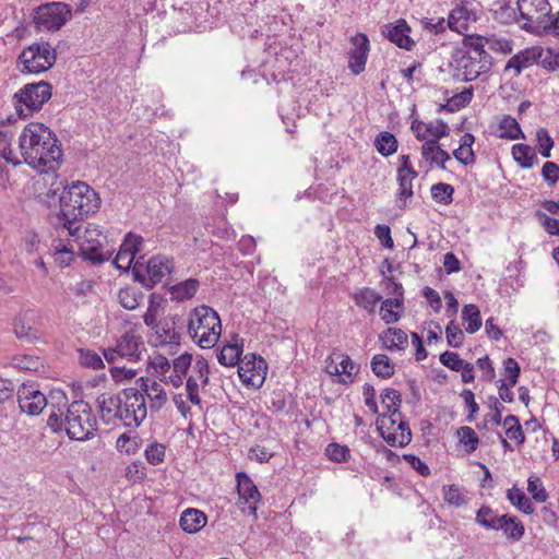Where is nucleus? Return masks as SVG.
I'll return each instance as SVG.
<instances>
[{
	"mask_svg": "<svg viewBox=\"0 0 559 559\" xmlns=\"http://www.w3.org/2000/svg\"><path fill=\"white\" fill-rule=\"evenodd\" d=\"M459 68L463 70V81L471 82L476 80L483 72L478 69L476 57L472 53H464L457 60Z\"/></svg>",
	"mask_w": 559,
	"mask_h": 559,
	"instance_id": "nucleus-33",
	"label": "nucleus"
},
{
	"mask_svg": "<svg viewBox=\"0 0 559 559\" xmlns=\"http://www.w3.org/2000/svg\"><path fill=\"white\" fill-rule=\"evenodd\" d=\"M512 155L522 168H532L538 160L535 150L527 144H514Z\"/></svg>",
	"mask_w": 559,
	"mask_h": 559,
	"instance_id": "nucleus-28",
	"label": "nucleus"
},
{
	"mask_svg": "<svg viewBox=\"0 0 559 559\" xmlns=\"http://www.w3.org/2000/svg\"><path fill=\"white\" fill-rule=\"evenodd\" d=\"M416 177H411V174H397V180H399V185H400V193H399V199H397V202H399V207L400 209H403L404 205H405V201L403 200L404 198H411L413 195V186H412V181L413 179H415Z\"/></svg>",
	"mask_w": 559,
	"mask_h": 559,
	"instance_id": "nucleus-50",
	"label": "nucleus"
},
{
	"mask_svg": "<svg viewBox=\"0 0 559 559\" xmlns=\"http://www.w3.org/2000/svg\"><path fill=\"white\" fill-rule=\"evenodd\" d=\"M79 362L81 366L94 370L104 368V361L100 355L96 352H80Z\"/></svg>",
	"mask_w": 559,
	"mask_h": 559,
	"instance_id": "nucleus-57",
	"label": "nucleus"
},
{
	"mask_svg": "<svg viewBox=\"0 0 559 559\" xmlns=\"http://www.w3.org/2000/svg\"><path fill=\"white\" fill-rule=\"evenodd\" d=\"M380 341L386 349H404L407 334L401 329L389 328L380 335Z\"/></svg>",
	"mask_w": 559,
	"mask_h": 559,
	"instance_id": "nucleus-29",
	"label": "nucleus"
},
{
	"mask_svg": "<svg viewBox=\"0 0 559 559\" xmlns=\"http://www.w3.org/2000/svg\"><path fill=\"white\" fill-rule=\"evenodd\" d=\"M397 432L389 431L386 436H384V441L391 447H405L412 440V431L408 424L402 420L397 421L396 426Z\"/></svg>",
	"mask_w": 559,
	"mask_h": 559,
	"instance_id": "nucleus-26",
	"label": "nucleus"
},
{
	"mask_svg": "<svg viewBox=\"0 0 559 559\" xmlns=\"http://www.w3.org/2000/svg\"><path fill=\"white\" fill-rule=\"evenodd\" d=\"M380 397L382 405L386 408L388 415L402 417L400 412L402 395L397 390L386 388L382 391Z\"/></svg>",
	"mask_w": 559,
	"mask_h": 559,
	"instance_id": "nucleus-30",
	"label": "nucleus"
},
{
	"mask_svg": "<svg viewBox=\"0 0 559 559\" xmlns=\"http://www.w3.org/2000/svg\"><path fill=\"white\" fill-rule=\"evenodd\" d=\"M536 141L540 155L545 158H549L551 156V150L555 145V142L546 128L537 129Z\"/></svg>",
	"mask_w": 559,
	"mask_h": 559,
	"instance_id": "nucleus-49",
	"label": "nucleus"
},
{
	"mask_svg": "<svg viewBox=\"0 0 559 559\" xmlns=\"http://www.w3.org/2000/svg\"><path fill=\"white\" fill-rule=\"evenodd\" d=\"M47 406L57 408L52 411L48 416V426L53 431L62 429V417L64 415L62 407L67 406L68 397L61 390H52L48 396H46Z\"/></svg>",
	"mask_w": 559,
	"mask_h": 559,
	"instance_id": "nucleus-21",
	"label": "nucleus"
},
{
	"mask_svg": "<svg viewBox=\"0 0 559 559\" xmlns=\"http://www.w3.org/2000/svg\"><path fill=\"white\" fill-rule=\"evenodd\" d=\"M199 288V281L197 278H189L181 283L174 285L170 289L173 299L182 301L192 298Z\"/></svg>",
	"mask_w": 559,
	"mask_h": 559,
	"instance_id": "nucleus-31",
	"label": "nucleus"
},
{
	"mask_svg": "<svg viewBox=\"0 0 559 559\" xmlns=\"http://www.w3.org/2000/svg\"><path fill=\"white\" fill-rule=\"evenodd\" d=\"M542 176L549 186L556 185L559 180V166L554 162H546L542 168Z\"/></svg>",
	"mask_w": 559,
	"mask_h": 559,
	"instance_id": "nucleus-64",
	"label": "nucleus"
},
{
	"mask_svg": "<svg viewBox=\"0 0 559 559\" xmlns=\"http://www.w3.org/2000/svg\"><path fill=\"white\" fill-rule=\"evenodd\" d=\"M371 369L377 377L391 378L394 374V364L384 354H377L371 359Z\"/></svg>",
	"mask_w": 559,
	"mask_h": 559,
	"instance_id": "nucleus-34",
	"label": "nucleus"
},
{
	"mask_svg": "<svg viewBox=\"0 0 559 559\" xmlns=\"http://www.w3.org/2000/svg\"><path fill=\"white\" fill-rule=\"evenodd\" d=\"M527 491L532 495L533 499L537 502H545L548 499V493L545 490L543 483L537 476H530L527 479Z\"/></svg>",
	"mask_w": 559,
	"mask_h": 559,
	"instance_id": "nucleus-54",
	"label": "nucleus"
},
{
	"mask_svg": "<svg viewBox=\"0 0 559 559\" xmlns=\"http://www.w3.org/2000/svg\"><path fill=\"white\" fill-rule=\"evenodd\" d=\"M499 129L501 130L499 138L518 140L525 139L524 133L515 118L511 116H503L499 122Z\"/></svg>",
	"mask_w": 559,
	"mask_h": 559,
	"instance_id": "nucleus-32",
	"label": "nucleus"
},
{
	"mask_svg": "<svg viewBox=\"0 0 559 559\" xmlns=\"http://www.w3.org/2000/svg\"><path fill=\"white\" fill-rule=\"evenodd\" d=\"M507 498L518 510L523 513L530 515L533 514L535 509L531 502V500L526 497V495L516 487H512L507 491Z\"/></svg>",
	"mask_w": 559,
	"mask_h": 559,
	"instance_id": "nucleus-35",
	"label": "nucleus"
},
{
	"mask_svg": "<svg viewBox=\"0 0 559 559\" xmlns=\"http://www.w3.org/2000/svg\"><path fill=\"white\" fill-rule=\"evenodd\" d=\"M267 364L255 352L243 353L239 362L238 376L242 383L259 389L265 381Z\"/></svg>",
	"mask_w": 559,
	"mask_h": 559,
	"instance_id": "nucleus-12",
	"label": "nucleus"
},
{
	"mask_svg": "<svg viewBox=\"0 0 559 559\" xmlns=\"http://www.w3.org/2000/svg\"><path fill=\"white\" fill-rule=\"evenodd\" d=\"M486 44L490 50L501 52L503 55L511 53L513 49V43L511 39L498 38L496 36L488 37Z\"/></svg>",
	"mask_w": 559,
	"mask_h": 559,
	"instance_id": "nucleus-59",
	"label": "nucleus"
},
{
	"mask_svg": "<svg viewBox=\"0 0 559 559\" xmlns=\"http://www.w3.org/2000/svg\"><path fill=\"white\" fill-rule=\"evenodd\" d=\"M431 197L436 202L449 205L453 201L454 188L444 182L436 183L431 187Z\"/></svg>",
	"mask_w": 559,
	"mask_h": 559,
	"instance_id": "nucleus-42",
	"label": "nucleus"
},
{
	"mask_svg": "<svg viewBox=\"0 0 559 559\" xmlns=\"http://www.w3.org/2000/svg\"><path fill=\"white\" fill-rule=\"evenodd\" d=\"M440 361L455 371H460L466 364V361L461 359L455 352H442L440 355Z\"/></svg>",
	"mask_w": 559,
	"mask_h": 559,
	"instance_id": "nucleus-62",
	"label": "nucleus"
},
{
	"mask_svg": "<svg viewBox=\"0 0 559 559\" xmlns=\"http://www.w3.org/2000/svg\"><path fill=\"white\" fill-rule=\"evenodd\" d=\"M462 319L467 323L466 332L475 333L481 326L480 312L475 305H465L462 310Z\"/></svg>",
	"mask_w": 559,
	"mask_h": 559,
	"instance_id": "nucleus-40",
	"label": "nucleus"
},
{
	"mask_svg": "<svg viewBox=\"0 0 559 559\" xmlns=\"http://www.w3.org/2000/svg\"><path fill=\"white\" fill-rule=\"evenodd\" d=\"M73 257V246L71 243L63 245L62 240H60V243L56 246L55 260L61 266H68L72 262Z\"/></svg>",
	"mask_w": 559,
	"mask_h": 559,
	"instance_id": "nucleus-56",
	"label": "nucleus"
},
{
	"mask_svg": "<svg viewBox=\"0 0 559 559\" xmlns=\"http://www.w3.org/2000/svg\"><path fill=\"white\" fill-rule=\"evenodd\" d=\"M72 237L74 238L73 241L78 243L79 252L84 260L98 264L110 258L111 250L105 249L106 237L98 229V226L88 225L83 234L80 229Z\"/></svg>",
	"mask_w": 559,
	"mask_h": 559,
	"instance_id": "nucleus-8",
	"label": "nucleus"
},
{
	"mask_svg": "<svg viewBox=\"0 0 559 559\" xmlns=\"http://www.w3.org/2000/svg\"><path fill=\"white\" fill-rule=\"evenodd\" d=\"M141 442L142 440L136 433L133 436L130 433H122L116 441V449L120 453L132 455L140 449Z\"/></svg>",
	"mask_w": 559,
	"mask_h": 559,
	"instance_id": "nucleus-39",
	"label": "nucleus"
},
{
	"mask_svg": "<svg viewBox=\"0 0 559 559\" xmlns=\"http://www.w3.org/2000/svg\"><path fill=\"white\" fill-rule=\"evenodd\" d=\"M457 436L460 438V442L466 447L467 452H474L479 443L478 437L475 431L468 427L463 426L457 429Z\"/></svg>",
	"mask_w": 559,
	"mask_h": 559,
	"instance_id": "nucleus-51",
	"label": "nucleus"
},
{
	"mask_svg": "<svg viewBox=\"0 0 559 559\" xmlns=\"http://www.w3.org/2000/svg\"><path fill=\"white\" fill-rule=\"evenodd\" d=\"M359 370L349 356L344 352H332L325 359V371L333 377V382L341 384H350Z\"/></svg>",
	"mask_w": 559,
	"mask_h": 559,
	"instance_id": "nucleus-14",
	"label": "nucleus"
},
{
	"mask_svg": "<svg viewBox=\"0 0 559 559\" xmlns=\"http://www.w3.org/2000/svg\"><path fill=\"white\" fill-rule=\"evenodd\" d=\"M11 139L12 134L9 131H0V156L5 162L16 166L21 164V160L16 158L11 150Z\"/></svg>",
	"mask_w": 559,
	"mask_h": 559,
	"instance_id": "nucleus-48",
	"label": "nucleus"
},
{
	"mask_svg": "<svg viewBox=\"0 0 559 559\" xmlns=\"http://www.w3.org/2000/svg\"><path fill=\"white\" fill-rule=\"evenodd\" d=\"M516 5L521 17L526 21L522 26L526 32L540 35L557 28L559 12L551 14L548 0H518Z\"/></svg>",
	"mask_w": 559,
	"mask_h": 559,
	"instance_id": "nucleus-3",
	"label": "nucleus"
},
{
	"mask_svg": "<svg viewBox=\"0 0 559 559\" xmlns=\"http://www.w3.org/2000/svg\"><path fill=\"white\" fill-rule=\"evenodd\" d=\"M504 377L509 385H515L520 376V366L513 358H508L503 362Z\"/></svg>",
	"mask_w": 559,
	"mask_h": 559,
	"instance_id": "nucleus-63",
	"label": "nucleus"
},
{
	"mask_svg": "<svg viewBox=\"0 0 559 559\" xmlns=\"http://www.w3.org/2000/svg\"><path fill=\"white\" fill-rule=\"evenodd\" d=\"M447 341L449 346L459 347L462 345L464 333L457 324L451 321L445 329Z\"/></svg>",
	"mask_w": 559,
	"mask_h": 559,
	"instance_id": "nucleus-61",
	"label": "nucleus"
},
{
	"mask_svg": "<svg viewBox=\"0 0 559 559\" xmlns=\"http://www.w3.org/2000/svg\"><path fill=\"white\" fill-rule=\"evenodd\" d=\"M191 368V374L189 378H194L197 382L205 386L209 383L210 374L207 360L202 356H198Z\"/></svg>",
	"mask_w": 559,
	"mask_h": 559,
	"instance_id": "nucleus-44",
	"label": "nucleus"
},
{
	"mask_svg": "<svg viewBox=\"0 0 559 559\" xmlns=\"http://www.w3.org/2000/svg\"><path fill=\"white\" fill-rule=\"evenodd\" d=\"M542 57V47L533 46L525 48L520 52L512 56L504 67V71L514 69L516 75H519L523 69L532 66L533 63L538 64V59Z\"/></svg>",
	"mask_w": 559,
	"mask_h": 559,
	"instance_id": "nucleus-23",
	"label": "nucleus"
},
{
	"mask_svg": "<svg viewBox=\"0 0 559 559\" xmlns=\"http://www.w3.org/2000/svg\"><path fill=\"white\" fill-rule=\"evenodd\" d=\"M381 299V295L368 287L361 288L354 295L356 305L369 311H372Z\"/></svg>",
	"mask_w": 559,
	"mask_h": 559,
	"instance_id": "nucleus-38",
	"label": "nucleus"
},
{
	"mask_svg": "<svg viewBox=\"0 0 559 559\" xmlns=\"http://www.w3.org/2000/svg\"><path fill=\"white\" fill-rule=\"evenodd\" d=\"M71 440L85 441L96 431V419L88 403L74 401L67 407L62 427Z\"/></svg>",
	"mask_w": 559,
	"mask_h": 559,
	"instance_id": "nucleus-5",
	"label": "nucleus"
},
{
	"mask_svg": "<svg viewBox=\"0 0 559 559\" xmlns=\"http://www.w3.org/2000/svg\"><path fill=\"white\" fill-rule=\"evenodd\" d=\"M189 334L201 349H212L221 335V320L216 311L207 306L194 310L189 322Z\"/></svg>",
	"mask_w": 559,
	"mask_h": 559,
	"instance_id": "nucleus-4",
	"label": "nucleus"
},
{
	"mask_svg": "<svg viewBox=\"0 0 559 559\" xmlns=\"http://www.w3.org/2000/svg\"><path fill=\"white\" fill-rule=\"evenodd\" d=\"M374 146L382 156L388 157L396 152L397 140L391 132L382 131L377 135Z\"/></svg>",
	"mask_w": 559,
	"mask_h": 559,
	"instance_id": "nucleus-37",
	"label": "nucleus"
},
{
	"mask_svg": "<svg viewBox=\"0 0 559 559\" xmlns=\"http://www.w3.org/2000/svg\"><path fill=\"white\" fill-rule=\"evenodd\" d=\"M352 48L348 51V68L353 74H360L365 68L370 50L368 36L357 33L350 38Z\"/></svg>",
	"mask_w": 559,
	"mask_h": 559,
	"instance_id": "nucleus-16",
	"label": "nucleus"
},
{
	"mask_svg": "<svg viewBox=\"0 0 559 559\" xmlns=\"http://www.w3.org/2000/svg\"><path fill=\"white\" fill-rule=\"evenodd\" d=\"M36 319V313L33 310H27L17 316L14 320V332L19 338H26L27 341L37 338V329L33 325Z\"/></svg>",
	"mask_w": 559,
	"mask_h": 559,
	"instance_id": "nucleus-24",
	"label": "nucleus"
},
{
	"mask_svg": "<svg viewBox=\"0 0 559 559\" xmlns=\"http://www.w3.org/2000/svg\"><path fill=\"white\" fill-rule=\"evenodd\" d=\"M399 420V416H392L388 414H381L378 416L376 421L377 429L383 439L384 436H386V432L389 431L397 432L396 426Z\"/></svg>",
	"mask_w": 559,
	"mask_h": 559,
	"instance_id": "nucleus-53",
	"label": "nucleus"
},
{
	"mask_svg": "<svg viewBox=\"0 0 559 559\" xmlns=\"http://www.w3.org/2000/svg\"><path fill=\"white\" fill-rule=\"evenodd\" d=\"M120 421L124 427L138 428L147 416L145 395L136 388L120 391Z\"/></svg>",
	"mask_w": 559,
	"mask_h": 559,
	"instance_id": "nucleus-9",
	"label": "nucleus"
},
{
	"mask_svg": "<svg viewBox=\"0 0 559 559\" xmlns=\"http://www.w3.org/2000/svg\"><path fill=\"white\" fill-rule=\"evenodd\" d=\"M24 162L40 173L56 171L62 150L56 134L45 124L29 122L19 138Z\"/></svg>",
	"mask_w": 559,
	"mask_h": 559,
	"instance_id": "nucleus-1",
	"label": "nucleus"
},
{
	"mask_svg": "<svg viewBox=\"0 0 559 559\" xmlns=\"http://www.w3.org/2000/svg\"><path fill=\"white\" fill-rule=\"evenodd\" d=\"M476 523L486 530L499 531V525L502 520L497 515L493 510L488 506H481L476 513Z\"/></svg>",
	"mask_w": 559,
	"mask_h": 559,
	"instance_id": "nucleus-36",
	"label": "nucleus"
},
{
	"mask_svg": "<svg viewBox=\"0 0 559 559\" xmlns=\"http://www.w3.org/2000/svg\"><path fill=\"white\" fill-rule=\"evenodd\" d=\"M51 95L52 86L46 81L24 85L13 96L17 116L27 118L34 111H38L51 98Z\"/></svg>",
	"mask_w": 559,
	"mask_h": 559,
	"instance_id": "nucleus-7",
	"label": "nucleus"
},
{
	"mask_svg": "<svg viewBox=\"0 0 559 559\" xmlns=\"http://www.w3.org/2000/svg\"><path fill=\"white\" fill-rule=\"evenodd\" d=\"M21 411L31 416L39 415L47 406L46 395L35 383H23L16 391Z\"/></svg>",
	"mask_w": 559,
	"mask_h": 559,
	"instance_id": "nucleus-15",
	"label": "nucleus"
},
{
	"mask_svg": "<svg viewBox=\"0 0 559 559\" xmlns=\"http://www.w3.org/2000/svg\"><path fill=\"white\" fill-rule=\"evenodd\" d=\"M206 522V514L197 509H187L183 511L179 521L180 527L189 534L199 532L205 526Z\"/></svg>",
	"mask_w": 559,
	"mask_h": 559,
	"instance_id": "nucleus-25",
	"label": "nucleus"
},
{
	"mask_svg": "<svg viewBox=\"0 0 559 559\" xmlns=\"http://www.w3.org/2000/svg\"><path fill=\"white\" fill-rule=\"evenodd\" d=\"M13 364L19 369L29 371H39L44 367L38 357L25 353L14 356Z\"/></svg>",
	"mask_w": 559,
	"mask_h": 559,
	"instance_id": "nucleus-45",
	"label": "nucleus"
},
{
	"mask_svg": "<svg viewBox=\"0 0 559 559\" xmlns=\"http://www.w3.org/2000/svg\"><path fill=\"white\" fill-rule=\"evenodd\" d=\"M150 328L154 331L150 337L152 346H180V333L175 329V321L163 320Z\"/></svg>",
	"mask_w": 559,
	"mask_h": 559,
	"instance_id": "nucleus-19",
	"label": "nucleus"
},
{
	"mask_svg": "<svg viewBox=\"0 0 559 559\" xmlns=\"http://www.w3.org/2000/svg\"><path fill=\"white\" fill-rule=\"evenodd\" d=\"M173 263L169 259L162 255H156L147 261L145 271L147 277L142 273L143 264L136 261L132 267L134 280L142 283L145 287L152 288L157 283L162 282L163 277L170 273Z\"/></svg>",
	"mask_w": 559,
	"mask_h": 559,
	"instance_id": "nucleus-13",
	"label": "nucleus"
},
{
	"mask_svg": "<svg viewBox=\"0 0 559 559\" xmlns=\"http://www.w3.org/2000/svg\"><path fill=\"white\" fill-rule=\"evenodd\" d=\"M142 242H143V239L141 236L129 233L126 236V238L120 247V250H126L127 254L131 255L134 259L135 254L141 251Z\"/></svg>",
	"mask_w": 559,
	"mask_h": 559,
	"instance_id": "nucleus-60",
	"label": "nucleus"
},
{
	"mask_svg": "<svg viewBox=\"0 0 559 559\" xmlns=\"http://www.w3.org/2000/svg\"><path fill=\"white\" fill-rule=\"evenodd\" d=\"M237 489L239 495L238 503L241 506L242 512L255 514L258 503L261 500V495L246 473L237 474Z\"/></svg>",
	"mask_w": 559,
	"mask_h": 559,
	"instance_id": "nucleus-17",
	"label": "nucleus"
},
{
	"mask_svg": "<svg viewBox=\"0 0 559 559\" xmlns=\"http://www.w3.org/2000/svg\"><path fill=\"white\" fill-rule=\"evenodd\" d=\"M501 523L499 531L501 530L504 535L512 540H520L525 532L523 523L516 518L509 514L500 515Z\"/></svg>",
	"mask_w": 559,
	"mask_h": 559,
	"instance_id": "nucleus-27",
	"label": "nucleus"
},
{
	"mask_svg": "<svg viewBox=\"0 0 559 559\" xmlns=\"http://www.w3.org/2000/svg\"><path fill=\"white\" fill-rule=\"evenodd\" d=\"M72 16L69 4L63 2H50L39 5L34 13L33 22L39 31H58Z\"/></svg>",
	"mask_w": 559,
	"mask_h": 559,
	"instance_id": "nucleus-11",
	"label": "nucleus"
},
{
	"mask_svg": "<svg viewBox=\"0 0 559 559\" xmlns=\"http://www.w3.org/2000/svg\"><path fill=\"white\" fill-rule=\"evenodd\" d=\"M118 297L119 302L123 308L133 310L140 305L143 294L135 288L127 287L120 289Z\"/></svg>",
	"mask_w": 559,
	"mask_h": 559,
	"instance_id": "nucleus-41",
	"label": "nucleus"
},
{
	"mask_svg": "<svg viewBox=\"0 0 559 559\" xmlns=\"http://www.w3.org/2000/svg\"><path fill=\"white\" fill-rule=\"evenodd\" d=\"M472 98H473V88L472 87L465 88L461 93L452 96L447 102L445 105L441 106V108L445 109L450 112H453V111L459 110V109L465 107L466 105H468L471 103Z\"/></svg>",
	"mask_w": 559,
	"mask_h": 559,
	"instance_id": "nucleus-43",
	"label": "nucleus"
},
{
	"mask_svg": "<svg viewBox=\"0 0 559 559\" xmlns=\"http://www.w3.org/2000/svg\"><path fill=\"white\" fill-rule=\"evenodd\" d=\"M102 200L98 193L83 181L66 186L60 195V213L58 225L68 230L70 236H75L81 229V222L96 213Z\"/></svg>",
	"mask_w": 559,
	"mask_h": 559,
	"instance_id": "nucleus-2",
	"label": "nucleus"
},
{
	"mask_svg": "<svg viewBox=\"0 0 559 559\" xmlns=\"http://www.w3.org/2000/svg\"><path fill=\"white\" fill-rule=\"evenodd\" d=\"M326 456L333 462H346L349 456V450L346 445L330 443L325 449Z\"/></svg>",
	"mask_w": 559,
	"mask_h": 559,
	"instance_id": "nucleus-58",
	"label": "nucleus"
},
{
	"mask_svg": "<svg viewBox=\"0 0 559 559\" xmlns=\"http://www.w3.org/2000/svg\"><path fill=\"white\" fill-rule=\"evenodd\" d=\"M411 27L405 20H399L395 25H384L382 34L400 48L412 50L415 41L409 37Z\"/></svg>",
	"mask_w": 559,
	"mask_h": 559,
	"instance_id": "nucleus-20",
	"label": "nucleus"
},
{
	"mask_svg": "<svg viewBox=\"0 0 559 559\" xmlns=\"http://www.w3.org/2000/svg\"><path fill=\"white\" fill-rule=\"evenodd\" d=\"M57 59L55 48L47 41L33 43L19 56L22 73H40L52 68Z\"/></svg>",
	"mask_w": 559,
	"mask_h": 559,
	"instance_id": "nucleus-10",
	"label": "nucleus"
},
{
	"mask_svg": "<svg viewBox=\"0 0 559 559\" xmlns=\"http://www.w3.org/2000/svg\"><path fill=\"white\" fill-rule=\"evenodd\" d=\"M403 305H402V299L401 298H388L385 300L382 301V305H381V313H382V319L386 322V323H393V322H396L400 318L399 316V312L396 311H393V308H402Z\"/></svg>",
	"mask_w": 559,
	"mask_h": 559,
	"instance_id": "nucleus-47",
	"label": "nucleus"
},
{
	"mask_svg": "<svg viewBox=\"0 0 559 559\" xmlns=\"http://www.w3.org/2000/svg\"><path fill=\"white\" fill-rule=\"evenodd\" d=\"M538 64L548 71L559 70V51L552 48L546 50L542 48V57L538 59Z\"/></svg>",
	"mask_w": 559,
	"mask_h": 559,
	"instance_id": "nucleus-55",
	"label": "nucleus"
},
{
	"mask_svg": "<svg viewBox=\"0 0 559 559\" xmlns=\"http://www.w3.org/2000/svg\"><path fill=\"white\" fill-rule=\"evenodd\" d=\"M139 390L144 393L145 399L150 400L151 412L160 411L167 403L168 397L164 388L155 380L141 378V389Z\"/></svg>",
	"mask_w": 559,
	"mask_h": 559,
	"instance_id": "nucleus-22",
	"label": "nucleus"
},
{
	"mask_svg": "<svg viewBox=\"0 0 559 559\" xmlns=\"http://www.w3.org/2000/svg\"><path fill=\"white\" fill-rule=\"evenodd\" d=\"M191 366L192 355L188 352L175 358L173 365L160 354L148 357V369L152 370V374L158 377L160 381L171 383L175 388L182 384L183 376L187 374Z\"/></svg>",
	"mask_w": 559,
	"mask_h": 559,
	"instance_id": "nucleus-6",
	"label": "nucleus"
},
{
	"mask_svg": "<svg viewBox=\"0 0 559 559\" xmlns=\"http://www.w3.org/2000/svg\"><path fill=\"white\" fill-rule=\"evenodd\" d=\"M120 392L118 394L103 393L96 399V407L100 419L107 425L120 421Z\"/></svg>",
	"mask_w": 559,
	"mask_h": 559,
	"instance_id": "nucleus-18",
	"label": "nucleus"
},
{
	"mask_svg": "<svg viewBox=\"0 0 559 559\" xmlns=\"http://www.w3.org/2000/svg\"><path fill=\"white\" fill-rule=\"evenodd\" d=\"M164 298L160 295L157 294H151L150 301H148V308L143 316L144 323L147 326H153L157 322V317L159 314V309L162 307Z\"/></svg>",
	"mask_w": 559,
	"mask_h": 559,
	"instance_id": "nucleus-46",
	"label": "nucleus"
},
{
	"mask_svg": "<svg viewBox=\"0 0 559 559\" xmlns=\"http://www.w3.org/2000/svg\"><path fill=\"white\" fill-rule=\"evenodd\" d=\"M165 452L166 448L164 444L158 442H152L146 447L144 455L147 463H150L151 465H158L164 461Z\"/></svg>",
	"mask_w": 559,
	"mask_h": 559,
	"instance_id": "nucleus-52",
	"label": "nucleus"
}]
</instances>
